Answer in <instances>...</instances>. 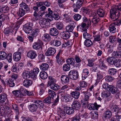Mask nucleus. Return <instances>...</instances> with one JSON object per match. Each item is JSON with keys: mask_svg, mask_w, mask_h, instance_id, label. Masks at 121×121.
I'll return each instance as SVG.
<instances>
[{"mask_svg": "<svg viewBox=\"0 0 121 121\" xmlns=\"http://www.w3.org/2000/svg\"><path fill=\"white\" fill-rule=\"evenodd\" d=\"M74 112V109L72 108H71L69 107H67L64 108V111H63L60 108L58 109V113L60 116H65V112L67 114L70 115L73 113Z\"/></svg>", "mask_w": 121, "mask_h": 121, "instance_id": "f257e3e1", "label": "nucleus"}, {"mask_svg": "<svg viewBox=\"0 0 121 121\" xmlns=\"http://www.w3.org/2000/svg\"><path fill=\"white\" fill-rule=\"evenodd\" d=\"M110 18L112 21L116 20L118 18L119 15L118 13L116 12V10L115 9H112L110 11Z\"/></svg>", "mask_w": 121, "mask_h": 121, "instance_id": "f03ea898", "label": "nucleus"}, {"mask_svg": "<svg viewBox=\"0 0 121 121\" xmlns=\"http://www.w3.org/2000/svg\"><path fill=\"white\" fill-rule=\"evenodd\" d=\"M82 93L83 95H84L83 100H82L81 101V103L84 105H86L88 103V101L89 100V97L91 95L89 92L87 93L84 91L82 92Z\"/></svg>", "mask_w": 121, "mask_h": 121, "instance_id": "7ed1b4c3", "label": "nucleus"}, {"mask_svg": "<svg viewBox=\"0 0 121 121\" xmlns=\"http://www.w3.org/2000/svg\"><path fill=\"white\" fill-rule=\"evenodd\" d=\"M68 75L71 79L74 80L78 78V74L77 71L73 69L69 71L68 73Z\"/></svg>", "mask_w": 121, "mask_h": 121, "instance_id": "20e7f679", "label": "nucleus"}, {"mask_svg": "<svg viewBox=\"0 0 121 121\" xmlns=\"http://www.w3.org/2000/svg\"><path fill=\"white\" fill-rule=\"evenodd\" d=\"M39 23L40 26L43 28L49 27L50 25V22L45 19L40 20Z\"/></svg>", "mask_w": 121, "mask_h": 121, "instance_id": "39448f33", "label": "nucleus"}, {"mask_svg": "<svg viewBox=\"0 0 121 121\" xmlns=\"http://www.w3.org/2000/svg\"><path fill=\"white\" fill-rule=\"evenodd\" d=\"M109 107L110 109L112 112H116L115 114H117L121 111V108H119L118 106L114 104H110Z\"/></svg>", "mask_w": 121, "mask_h": 121, "instance_id": "423d86ee", "label": "nucleus"}, {"mask_svg": "<svg viewBox=\"0 0 121 121\" xmlns=\"http://www.w3.org/2000/svg\"><path fill=\"white\" fill-rule=\"evenodd\" d=\"M1 82L4 86H5L6 84H8L9 86L10 87H13L15 86V83L11 79H6L5 82L3 80L0 79Z\"/></svg>", "mask_w": 121, "mask_h": 121, "instance_id": "0eeeda50", "label": "nucleus"}, {"mask_svg": "<svg viewBox=\"0 0 121 121\" xmlns=\"http://www.w3.org/2000/svg\"><path fill=\"white\" fill-rule=\"evenodd\" d=\"M32 26L31 23H27L24 26L23 29L25 32L26 34H29L31 31Z\"/></svg>", "mask_w": 121, "mask_h": 121, "instance_id": "6e6552de", "label": "nucleus"}, {"mask_svg": "<svg viewBox=\"0 0 121 121\" xmlns=\"http://www.w3.org/2000/svg\"><path fill=\"white\" fill-rule=\"evenodd\" d=\"M55 49L53 48L50 47L48 48V50L45 53V55L48 56H49L53 55L56 52Z\"/></svg>", "mask_w": 121, "mask_h": 121, "instance_id": "1a4fd4ad", "label": "nucleus"}, {"mask_svg": "<svg viewBox=\"0 0 121 121\" xmlns=\"http://www.w3.org/2000/svg\"><path fill=\"white\" fill-rule=\"evenodd\" d=\"M100 107V105H98L96 103H95L94 104H89L87 106L88 109L90 110H97Z\"/></svg>", "mask_w": 121, "mask_h": 121, "instance_id": "9d476101", "label": "nucleus"}, {"mask_svg": "<svg viewBox=\"0 0 121 121\" xmlns=\"http://www.w3.org/2000/svg\"><path fill=\"white\" fill-rule=\"evenodd\" d=\"M43 45V43L41 41L39 40L36 42L34 43L33 45V48L37 50L40 48Z\"/></svg>", "mask_w": 121, "mask_h": 121, "instance_id": "9b49d317", "label": "nucleus"}, {"mask_svg": "<svg viewBox=\"0 0 121 121\" xmlns=\"http://www.w3.org/2000/svg\"><path fill=\"white\" fill-rule=\"evenodd\" d=\"M21 56V53L17 52H15L13 55V58L14 60L16 62L19 61Z\"/></svg>", "mask_w": 121, "mask_h": 121, "instance_id": "f8f14e48", "label": "nucleus"}, {"mask_svg": "<svg viewBox=\"0 0 121 121\" xmlns=\"http://www.w3.org/2000/svg\"><path fill=\"white\" fill-rule=\"evenodd\" d=\"M37 56L36 52L33 51H29L27 53V56L28 57L31 59H33L35 58Z\"/></svg>", "mask_w": 121, "mask_h": 121, "instance_id": "ddd939ff", "label": "nucleus"}, {"mask_svg": "<svg viewBox=\"0 0 121 121\" xmlns=\"http://www.w3.org/2000/svg\"><path fill=\"white\" fill-rule=\"evenodd\" d=\"M77 28L78 31H85L87 29L86 24L84 23H82L81 25H79L77 27Z\"/></svg>", "mask_w": 121, "mask_h": 121, "instance_id": "4468645a", "label": "nucleus"}, {"mask_svg": "<svg viewBox=\"0 0 121 121\" xmlns=\"http://www.w3.org/2000/svg\"><path fill=\"white\" fill-rule=\"evenodd\" d=\"M61 78V80L63 83H67L69 81V78L67 75H62Z\"/></svg>", "mask_w": 121, "mask_h": 121, "instance_id": "2eb2a0df", "label": "nucleus"}, {"mask_svg": "<svg viewBox=\"0 0 121 121\" xmlns=\"http://www.w3.org/2000/svg\"><path fill=\"white\" fill-rule=\"evenodd\" d=\"M72 108L73 109L78 110L81 107L80 103L77 101H74L72 105Z\"/></svg>", "mask_w": 121, "mask_h": 121, "instance_id": "dca6fc26", "label": "nucleus"}, {"mask_svg": "<svg viewBox=\"0 0 121 121\" xmlns=\"http://www.w3.org/2000/svg\"><path fill=\"white\" fill-rule=\"evenodd\" d=\"M63 100L66 102L71 101L73 97L70 95L66 94L63 96Z\"/></svg>", "mask_w": 121, "mask_h": 121, "instance_id": "f3484780", "label": "nucleus"}, {"mask_svg": "<svg viewBox=\"0 0 121 121\" xmlns=\"http://www.w3.org/2000/svg\"><path fill=\"white\" fill-rule=\"evenodd\" d=\"M82 11L83 12V13L85 14H91L92 15L93 14V12H92L91 9L88 7V8L83 7L81 9Z\"/></svg>", "mask_w": 121, "mask_h": 121, "instance_id": "a211bd4d", "label": "nucleus"}, {"mask_svg": "<svg viewBox=\"0 0 121 121\" xmlns=\"http://www.w3.org/2000/svg\"><path fill=\"white\" fill-rule=\"evenodd\" d=\"M29 108L31 112H34L37 110V107L36 104H32L29 105Z\"/></svg>", "mask_w": 121, "mask_h": 121, "instance_id": "6ab92c4d", "label": "nucleus"}, {"mask_svg": "<svg viewBox=\"0 0 121 121\" xmlns=\"http://www.w3.org/2000/svg\"><path fill=\"white\" fill-rule=\"evenodd\" d=\"M61 37L64 39H66L69 38L70 36L69 33L66 32H63L60 33Z\"/></svg>", "mask_w": 121, "mask_h": 121, "instance_id": "aec40b11", "label": "nucleus"}, {"mask_svg": "<svg viewBox=\"0 0 121 121\" xmlns=\"http://www.w3.org/2000/svg\"><path fill=\"white\" fill-rule=\"evenodd\" d=\"M109 30L111 33H114L116 32V28L114 24L112 23L110 25L109 27Z\"/></svg>", "mask_w": 121, "mask_h": 121, "instance_id": "412c9836", "label": "nucleus"}, {"mask_svg": "<svg viewBox=\"0 0 121 121\" xmlns=\"http://www.w3.org/2000/svg\"><path fill=\"white\" fill-rule=\"evenodd\" d=\"M49 65L46 63H43L40 65V69L41 70L45 71L47 70L49 68Z\"/></svg>", "mask_w": 121, "mask_h": 121, "instance_id": "4be33fe9", "label": "nucleus"}, {"mask_svg": "<svg viewBox=\"0 0 121 121\" xmlns=\"http://www.w3.org/2000/svg\"><path fill=\"white\" fill-rule=\"evenodd\" d=\"M96 13H94L92 15V16L93 17L92 18V22L93 24H95L97 23L99 21V17L97 15H95Z\"/></svg>", "mask_w": 121, "mask_h": 121, "instance_id": "5701e85b", "label": "nucleus"}, {"mask_svg": "<svg viewBox=\"0 0 121 121\" xmlns=\"http://www.w3.org/2000/svg\"><path fill=\"white\" fill-rule=\"evenodd\" d=\"M89 73L88 70L87 69H83L82 73V80L85 79L87 77V76Z\"/></svg>", "mask_w": 121, "mask_h": 121, "instance_id": "b1692460", "label": "nucleus"}, {"mask_svg": "<svg viewBox=\"0 0 121 121\" xmlns=\"http://www.w3.org/2000/svg\"><path fill=\"white\" fill-rule=\"evenodd\" d=\"M51 36L49 34L46 33L42 36V39L45 42H48L51 40Z\"/></svg>", "mask_w": 121, "mask_h": 121, "instance_id": "393cba45", "label": "nucleus"}, {"mask_svg": "<svg viewBox=\"0 0 121 121\" xmlns=\"http://www.w3.org/2000/svg\"><path fill=\"white\" fill-rule=\"evenodd\" d=\"M49 81L48 82V86H52V85H53L56 82V80L51 77H48Z\"/></svg>", "mask_w": 121, "mask_h": 121, "instance_id": "a878e982", "label": "nucleus"}, {"mask_svg": "<svg viewBox=\"0 0 121 121\" xmlns=\"http://www.w3.org/2000/svg\"><path fill=\"white\" fill-rule=\"evenodd\" d=\"M50 33L51 35L52 36H55L58 34L57 30L56 28H52L50 30Z\"/></svg>", "mask_w": 121, "mask_h": 121, "instance_id": "bb28decb", "label": "nucleus"}, {"mask_svg": "<svg viewBox=\"0 0 121 121\" xmlns=\"http://www.w3.org/2000/svg\"><path fill=\"white\" fill-rule=\"evenodd\" d=\"M97 13L99 16L101 17H103L105 14L104 10L101 8H99L97 10Z\"/></svg>", "mask_w": 121, "mask_h": 121, "instance_id": "cd10ccee", "label": "nucleus"}, {"mask_svg": "<svg viewBox=\"0 0 121 121\" xmlns=\"http://www.w3.org/2000/svg\"><path fill=\"white\" fill-rule=\"evenodd\" d=\"M13 93L14 95L16 97L21 98L23 97L22 94H21L18 90L13 91Z\"/></svg>", "mask_w": 121, "mask_h": 121, "instance_id": "c85d7f7f", "label": "nucleus"}, {"mask_svg": "<svg viewBox=\"0 0 121 121\" xmlns=\"http://www.w3.org/2000/svg\"><path fill=\"white\" fill-rule=\"evenodd\" d=\"M84 0H77L75 4H74V5H75L76 7L78 9H80L82 5Z\"/></svg>", "mask_w": 121, "mask_h": 121, "instance_id": "c756f323", "label": "nucleus"}, {"mask_svg": "<svg viewBox=\"0 0 121 121\" xmlns=\"http://www.w3.org/2000/svg\"><path fill=\"white\" fill-rule=\"evenodd\" d=\"M50 88L56 91L60 88V86L58 85L55 83L50 86Z\"/></svg>", "mask_w": 121, "mask_h": 121, "instance_id": "7c9ffc66", "label": "nucleus"}, {"mask_svg": "<svg viewBox=\"0 0 121 121\" xmlns=\"http://www.w3.org/2000/svg\"><path fill=\"white\" fill-rule=\"evenodd\" d=\"M32 82L29 80H25L23 82V85L24 86L26 87H28L31 85Z\"/></svg>", "mask_w": 121, "mask_h": 121, "instance_id": "2f4dec72", "label": "nucleus"}, {"mask_svg": "<svg viewBox=\"0 0 121 121\" xmlns=\"http://www.w3.org/2000/svg\"><path fill=\"white\" fill-rule=\"evenodd\" d=\"M91 39H88L85 40L84 44L86 47H89L92 45L93 43Z\"/></svg>", "mask_w": 121, "mask_h": 121, "instance_id": "473e14b6", "label": "nucleus"}, {"mask_svg": "<svg viewBox=\"0 0 121 121\" xmlns=\"http://www.w3.org/2000/svg\"><path fill=\"white\" fill-rule=\"evenodd\" d=\"M39 32V30L37 29L33 30L31 31V35L33 37L36 36Z\"/></svg>", "mask_w": 121, "mask_h": 121, "instance_id": "72a5a7b5", "label": "nucleus"}, {"mask_svg": "<svg viewBox=\"0 0 121 121\" xmlns=\"http://www.w3.org/2000/svg\"><path fill=\"white\" fill-rule=\"evenodd\" d=\"M18 16L20 17L23 16L25 14V12L24 10L20 8L19 11L17 13Z\"/></svg>", "mask_w": 121, "mask_h": 121, "instance_id": "f704fd0d", "label": "nucleus"}, {"mask_svg": "<svg viewBox=\"0 0 121 121\" xmlns=\"http://www.w3.org/2000/svg\"><path fill=\"white\" fill-rule=\"evenodd\" d=\"M51 44L52 45L58 47L61 44V43L60 41L53 40L51 41Z\"/></svg>", "mask_w": 121, "mask_h": 121, "instance_id": "c9c22d12", "label": "nucleus"}, {"mask_svg": "<svg viewBox=\"0 0 121 121\" xmlns=\"http://www.w3.org/2000/svg\"><path fill=\"white\" fill-rule=\"evenodd\" d=\"M66 62L69 65H73L74 63L75 60L73 58H69L67 59Z\"/></svg>", "mask_w": 121, "mask_h": 121, "instance_id": "e433bc0d", "label": "nucleus"}, {"mask_svg": "<svg viewBox=\"0 0 121 121\" xmlns=\"http://www.w3.org/2000/svg\"><path fill=\"white\" fill-rule=\"evenodd\" d=\"M72 97H73L75 99H78L79 98L80 93L79 92L77 91H73L71 93Z\"/></svg>", "mask_w": 121, "mask_h": 121, "instance_id": "4c0bfd02", "label": "nucleus"}, {"mask_svg": "<svg viewBox=\"0 0 121 121\" xmlns=\"http://www.w3.org/2000/svg\"><path fill=\"white\" fill-rule=\"evenodd\" d=\"M117 67H119L121 66V60L119 59H116L114 60L113 64Z\"/></svg>", "mask_w": 121, "mask_h": 121, "instance_id": "58836bf2", "label": "nucleus"}, {"mask_svg": "<svg viewBox=\"0 0 121 121\" xmlns=\"http://www.w3.org/2000/svg\"><path fill=\"white\" fill-rule=\"evenodd\" d=\"M99 67L101 69L107 68L106 66L104 64V62L101 60H99Z\"/></svg>", "mask_w": 121, "mask_h": 121, "instance_id": "ea45409f", "label": "nucleus"}, {"mask_svg": "<svg viewBox=\"0 0 121 121\" xmlns=\"http://www.w3.org/2000/svg\"><path fill=\"white\" fill-rule=\"evenodd\" d=\"M39 76L40 78L42 79H45L47 77V74L46 72H40Z\"/></svg>", "mask_w": 121, "mask_h": 121, "instance_id": "a19ab883", "label": "nucleus"}, {"mask_svg": "<svg viewBox=\"0 0 121 121\" xmlns=\"http://www.w3.org/2000/svg\"><path fill=\"white\" fill-rule=\"evenodd\" d=\"M114 59L113 57L109 56L107 58L106 60L108 63L110 65H112L114 63Z\"/></svg>", "mask_w": 121, "mask_h": 121, "instance_id": "79ce46f5", "label": "nucleus"}, {"mask_svg": "<svg viewBox=\"0 0 121 121\" xmlns=\"http://www.w3.org/2000/svg\"><path fill=\"white\" fill-rule=\"evenodd\" d=\"M60 91V93L63 94L65 93V92L69 89V88L67 85H65L62 86Z\"/></svg>", "mask_w": 121, "mask_h": 121, "instance_id": "37998d69", "label": "nucleus"}, {"mask_svg": "<svg viewBox=\"0 0 121 121\" xmlns=\"http://www.w3.org/2000/svg\"><path fill=\"white\" fill-rule=\"evenodd\" d=\"M48 92L49 93V97H51V98L53 99L54 97H55L56 96L55 92L50 89H49L48 90Z\"/></svg>", "mask_w": 121, "mask_h": 121, "instance_id": "c03bdc74", "label": "nucleus"}, {"mask_svg": "<svg viewBox=\"0 0 121 121\" xmlns=\"http://www.w3.org/2000/svg\"><path fill=\"white\" fill-rule=\"evenodd\" d=\"M39 69L37 67H35L34 68L31 73L32 75L34 76H35L39 72Z\"/></svg>", "mask_w": 121, "mask_h": 121, "instance_id": "a18cd8bd", "label": "nucleus"}, {"mask_svg": "<svg viewBox=\"0 0 121 121\" xmlns=\"http://www.w3.org/2000/svg\"><path fill=\"white\" fill-rule=\"evenodd\" d=\"M112 115L111 112L109 110H107L105 114L104 115V117L105 118L107 119L111 117Z\"/></svg>", "mask_w": 121, "mask_h": 121, "instance_id": "49530a36", "label": "nucleus"}, {"mask_svg": "<svg viewBox=\"0 0 121 121\" xmlns=\"http://www.w3.org/2000/svg\"><path fill=\"white\" fill-rule=\"evenodd\" d=\"M83 35L84 38L86 39H92L93 37L91 35L88 34L86 32H84L83 34Z\"/></svg>", "mask_w": 121, "mask_h": 121, "instance_id": "de8ad7c7", "label": "nucleus"}, {"mask_svg": "<svg viewBox=\"0 0 121 121\" xmlns=\"http://www.w3.org/2000/svg\"><path fill=\"white\" fill-rule=\"evenodd\" d=\"M39 13H41V12H39L38 14H37L36 11H35L34 12V17L33 19V20L34 21H35L39 19Z\"/></svg>", "mask_w": 121, "mask_h": 121, "instance_id": "09e8293b", "label": "nucleus"}, {"mask_svg": "<svg viewBox=\"0 0 121 121\" xmlns=\"http://www.w3.org/2000/svg\"><path fill=\"white\" fill-rule=\"evenodd\" d=\"M110 89H109V91H110L112 94H114L117 93H118V91H117V89L116 87H114L112 85Z\"/></svg>", "mask_w": 121, "mask_h": 121, "instance_id": "8fccbe9b", "label": "nucleus"}, {"mask_svg": "<svg viewBox=\"0 0 121 121\" xmlns=\"http://www.w3.org/2000/svg\"><path fill=\"white\" fill-rule=\"evenodd\" d=\"M110 95V93L108 91H103L101 94V96L103 98L108 97Z\"/></svg>", "mask_w": 121, "mask_h": 121, "instance_id": "3c124183", "label": "nucleus"}, {"mask_svg": "<svg viewBox=\"0 0 121 121\" xmlns=\"http://www.w3.org/2000/svg\"><path fill=\"white\" fill-rule=\"evenodd\" d=\"M9 7L7 6L3 5L2 7L1 10L2 13H7L9 10Z\"/></svg>", "mask_w": 121, "mask_h": 121, "instance_id": "603ef678", "label": "nucleus"}, {"mask_svg": "<svg viewBox=\"0 0 121 121\" xmlns=\"http://www.w3.org/2000/svg\"><path fill=\"white\" fill-rule=\"evenodd\" d=\"M29 73L27 71H25L22 73L23 78L24 79H26L29 77Z\"/></svg>", "mask_w": 121, "mask_h": 121, "instance_id": "864d4df0", "label": "nucleus"}, {"mask_svg": "<svg viewBox=\"0 0 121 121\" xmlns=\"http://www.w3.org/2000/svg\"><path fill=\"white\" fill-rule=\"evenodd\" d=\"M80 115V114H76L74 117L72 118V121H80L81 119Z\"/></svg>", "mask_w": 121, "mask_h": 121, "instance_id": "5fc2aeb1", "label": "nucleus"}, {"mask_svg": "<svg viewBox=\"0 0 121 121\" xmlns=\"http://www.w3.org/2000/svg\"><path fill=\"white\" fill-rule=\"evenodd\" d=\"M53 99H52L51 97H48L46 98L43 100V102L45 103H48L50 104L53 102Z\"/></svg>", "mask_w": 121, "mask_h": 121, "instance_id": "6e6d98bb", "label": "nucleus"}, {"mask_svg": "<svg viewBox=\"0 0 121 121\" xmlns=\"http://www.w3.org/2000/svg\"><path fill=\"white\" fill-rule=\"evenodd\" d=\"M97 4L95 2H94L91 3L88 7L91 9L95 8L97 7Z\"/></svg>", "mask_w": 121, "mask_h": 121, "instance_id": "4d7b16f0", "label": "nucleus"}, {"mask_svg": "<svg viewBox=\"0 0 121 121\" xmlns=\"http://www.w3.org/2000/svg\"><path fill=\"white\" fill-rule=\"evenodd\" d=\"M112 86V85H109L106 83H104L102 85V87L103 88L108 90H109Z\"/></svg>", "mask_w": 121, "mask_h": 121, "instance_id": "13d9d810", "label": "nucleus"}, {"mask_svg": "<svg viewBox=\"0 0 121 121\" xmlns=\"http://www.w3.org/2000/svg\"><path fill=\"white\" fill-rule=\"evenodd\" d=\"M74 29V27L73 26L68 25L66 27V29L67 32H72Z\"/></svg>", "mask_w": 121, "mask_h": 121, "instance_id": "bf43d9fd", "label": "nucleus"}, {"mask_svg": "<svg viewBox=\"0 0 121 121\" xmlns=\"http://www.w3.org/2000/svg\"><path fill=\"white\" fill-rule=\"evenodd\" d=\"M7 99V95L5 94H1L0 95V102L3 103Z\"/></svg>", "mask_w": 121, "mask_h": 121, "instance_id": "052dcab7", "label": "nucleus"}, {"mask_svg": "<svg viewBox=\"0 0 121 121\" xmlns=\"http://www.w3.org/2000/svg\"><path fill=\"white\" fill-rule=\"evenodd\" d=\"M45 18L46 20L50 21H52L53 20V15L46 14L45 16Z\"/></svg>", "mask_w": 121, "mask_h": 121, "instance_id": "680f3d73", "label": "nucleus"}, {"mask_svg": "<svg viewBox=\"0 0 121 121\" xmlns=\"http://www.w3.org/2000/svg\"><path fill=\"white\" fill-rule=\"evenodd\" d=\"M82 20L84 22H87V24L88 26H89L91 25V20L89 19L88 20L86 17H84L82 18Z\"/></svg>", "mask_w": 121, "mask_h": 121, "instance_id": "e2e57ef3", "label": "nucleus"}, {"mask_svg": "<svg viewBox=\"0 0 121 121\" xmlns=\"http://www.w3.org/2000/svg\"><path fill=\"white\" fill-rule=\"evenodd\" d=\"M7 55L6 53L1 52L0 53V60H4L7 58Z\"/></svg>", "mask_w": 121, "mask_h": 121, "instance_id": "0e129e2a", "label": "nucleus"}, {"mask_svg": "<svg viewBox=\"0 0 121 121\" xmlns=\"http://www.w3.org/2000/svg\"><path fill=\"white\" fill-rule=\"evenodd\" d=\"M63 16L66 22H71V19L70 16L65 14H64Z\"/></svg>", "mask_w": 121, "mask_h": 121, "instance_id": "69168bd1", "label": "nucleus"}, {"mask_svg": "<svg viewBox=\"0 0 121 121\" xmlns=\"http://www.w3.org/2000/svg\"><path fill=\"white\" fill-rule=\"evenodd\" d=\"M70 65L68 64L64 65L63 67V69L65 71H69L70 69Z\"/></svg>", "mask_w": 121, "mask_h": 121, "instance_id": "338daca9", "label": "nucleus"}, {"mask_svg": "<svg viewBox=\"0 0 121 121\" xmlns=\"http://www.w3.org/2000/svg\"><path fill=\"white\" fill-rule=\"evenodd\" d=\"M117 72L116 70L114 68L110 69L108 71V73L110 75H113L115 74Z\"/></svg>", "mask_w": 121, "mask_h": 121, "instance_id": "774afa93", "label": "nucleus"}]
</instances>
